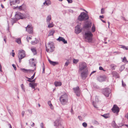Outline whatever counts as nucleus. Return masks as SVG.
<instances>
[{
    "label": "nucleus",
    "mask_w": 128,
    "mask_h": 128,
    "mask_svg": "<svg viewBox=\"0 0 128 128\" xmlns=\"http://www.w3.org/2000/svg\"><path fill=\"white\" fill-rule=\"evenodd\" d=\"M92 104L96 108H97L98 107L95 104L94 102H92Z\"/></svg>",
    "instance_id": "09e8293b"
},
{
    "label": "nucleus",
    "mask_w": 128,
    "mask_h": 128,
    "mask_svg": "<svg viewBox=\"0 0 128 128\" xmlns=\"http://www.w3.org/2000/svg\"><path fill=\"white\" fill-rule=\"evenodd\" d=\"M122 61L124 62H128L126 60V57H124L123 58Z\"/></svg>",
    "instance_id": "a19ab883"
},
{
    "label": "nucleus",
    "mask_w": 128,
    "mask_h": 128,
    "mask_svg": "<svg viewBox=\"0 0 128 128\" xmlns=\"http://www.w3.org/2000/svg\"><path fill=\"white\" fill-rule=\"evenodd\" d=\"M102 92L105 96L108 97L111 92V90L109 88H106L102 90Z\"/></svg>",
    "instance_id": "423d86ee"
},
{
    "label": "nucleus",
    "mask_w": 128,
    "mask_h": 128,
    "mask_svg": "<svg viewBox=\"0 0 128 128\" xmlns=\"http://www.w3.org/2000/svg\"><path fill=\"white\" fill-rule=\"evenodd\" d=\"M101 13L102 14H103L104 13V10L103 8H102L101 9Z\"/></svg>",
    "instance_id": "de8ad7c7"
},
{
    "label": "nucleus",
    "mask_w": 128,
    "mask_h": 128,
    "mask_svg": "<svg viewBox=\"0 0 128 128\" xmlns=\"http://www.w3.org/2000/svg\"><path fill=\"white\" fill-rule=\"evenodd\" d=\"M95 27L94 25L93 24L92 28V31L93 32H94L95 30Z\"/></svg>",
    "instance_id": "f704fd0d"
},
{
    "label": "nucleus",
    "mask_w": 128,
    "mask_h": 128,
    "mask_svg": "<svg viewBox=\"0 0 128 128\" xmlns=\"http://www.w3.org/2000/svg\"><path fill=\"white\" fill-rule=\"evenodd\" d=\"M18 54L20 56H26L25 52L23 50H19Z\"/></svg>",
    "instance_id": "f3484780"
},
{
    "label": "nucleus",
    "mask_w": 128,
    "mask_h": 128,
    "mask_svg": "<svg viewBox=\"0 0 128 128\" xmlns=\"http://www.w3.org/2000/svg\"><path fill=\"white\" fill-rule=\"evenodd\" d=\"M96 72V71H92V72H91V74H90V76L92 74H93V73H94V72Z\"/></svg>",
    "instance_id": "0e129e2a"
},
{
    "label": "nucleus",
    "mask_w": 128,
    "mask_h": 128,
    "mask_svg": "<svg viewBox=\"0 0 128 128\" xmlns=\"http://www.w3.org/2000/svg\"><path fill=\"white\" fill-rule=\"evenodd\" d=\"M40 126L41 127V128H44L43 122H42L40 124Z\"/></svg>",
    "instance_id": "603ef678"
},
{
    "label": "nucleus",
    "mask_w": 128,
    "mask_h": 128,
    "mask_svg": "<svg viewBox=\"0 0 128 128\" xmlns=\"http://www.w3.org/2000/svg\"><path fill=\"white\" fill-rule=\"evenodd\" d=\"M16 42L19 44H20L21 43V40L20 38H18L16 39Z\"/></svg>",
    "instance_id": "2f4dec72"
},
{
    "label": "nucleus",
    "mask_w": 128,
    "mask_h": 128,
    "mask_svg": "<svg viewBox=\"0 0 128 128\" xmlns=\"http://www.w3.org/2000/svg\"><path fill=\"white\" fill-rule=\"evenodd\" d=\"M79 60L78 59H73V63L76 64L78 62Z\"/></svg>",
    "instance_id": "a878e982"
},
{
    "label": "nucleus",
    "mask_w": 128,
    "mask_h": 128,
    "mask_svg": "<svg viewBox=\"0 0 128 128\" xmlns=\"http://www.w3.org/2000/svg\"><path fill=\"white\" fill-rule=\"evenodd\" d=\"M82 125L84 127H86L87 126V124L86 122H84L82 124Z\"/></svg>",
    "instance_id": "4c0bfd02"
},
{
    "label": "nucleus",
    "mask_w": 128,
    "mask_h": 128,
    "mask_svg": "<svg viewBox=\"0 0 128 128\" xmlns=\"http://www.w3.org/2000/svg\"><path fill=\"white\" fill-rule=\"evenodd\" d=\"M26 31L29 34H32L33 32V29L32 25L31 24L28 25L26 27Z\"/></svg>",
    "instance_id": "9d476101"
},
{
    "label": "nucleus",
    "mask_w": 128,
    "mask_h": 128,
    "mask_svg": "<svg viewBox=\"0 0 128 128\" xmlns=\"http://www.w3.org/2000/svg\"><path fill=\"white\" fill-rule=\"evenodd\" d=\"M54 26L53 23H49V24L48 25V27L49 28H50Z\"/></svg>",
    "instance_id": "72a5a7b5"
},
{
    "label": "nucleus",
    "mask_w": 128,
    "mask_h": 128,
    "mask_svg": "<svg viewBox=\"0 0 128 128\" xmlns=\"http://www.w3.org/2000/svg\"><path fill=\"white\" fill-rule=\"evenodd\" d=\"M106 77L105 76H100L97 79L100 82L105 81L106 79Z\"/></svg>",
    "instance_id": "2eb2a0df"
},
{
    "label": "nucleus",
    "mask_w": 128,
    "mask_h": 128,
    "mask_svg": "<svg viewBox=\"0 0 128 128\" xmlns=\"http://www.w3.org/2000/svg\"><path fill=\"white\" fill-rule=\"evenodd\" d=\"M70 63V62H69V60H67V61L65 63V65H64V66H67Z\"/></svg>",
    "instance_id": "cd10ccee"
},
{
    "label": "nucleus",
    "mask_w": 128,
    "mask_h": 128,
    "mask_svg": "<svg viewBox=\"0 0 128 128\" xmlns=\"http://www.w3.org/2000/svg\"><path fill=\"white\" fill-rule=\"evenodd\" d=\"M68 98L67 94H65L61 95L60 97L61 104L63 105L66 104L68 102Z\"/></svg>",
    "instance_id": "f03ea898"
},
{
    "label": "nucleus",
    "mask_w": 128,
    "mask_h": 128,
    "mask_svg": "<svg viewBox=\"0 0 128 128\" xmlns=\"http://www.w3.org/2000/svg\"><path fill=\"white\" fill-rule=\"evenodd\" d=\"M12 56H14L15 55V53L14 52H12Z\"/></svg>",
    "instance_id": "774afa93"
},
{
    "label": "nucleus",
    "mask_w": 128,
    "mask_h": 128,
    "mask_svg": "<svg viewBox=\"0 0 128 128\" xmlns=\"http://www.w3.org/2000/svg\"><path fill=\"white\" fill-rule=\"evenodd\" d=\"M100 18H104V16L103 15L100 16Z\"/></svg>",
    "instance_id": "338daca9"
},
{
    "label": "nucleus",
    "mask_w": 128,
    "mask_h": 128,
    "mask_svg": "<svg viewBox=\"0 0 128 128\" xmlns=\"http://www.w3.org/2000/svg\"><path fill=\"white\" fill-rule=\"evenodd\" d=\"M35 80H36V79H34L32 80H31V81L28 80V81L29 82H31L34 83L35 82Z\"/></svg>",
    "instance_id": "c03bdc74"
},
{
    "label": "nucleus",
    "mask_w": 128,
    "mask_h": 128,
    "mask_svg": "<svg viewBox=\"0 0 128 128\" xmlns=\"http://www.w3.org/2000/svg\"><path fill=\"white\" fill-rule=\"evenodd\" d=\"M102 116L106 118H107L109 117V114H104L103 115H102Z\"/></svg>",
    "instance_id": "bb28decb"
},
{
    "label": "nucleus",
    "mask_w": 128,
    "mask_h": 128,
    "mask_svg": "<svg viewBox=\"0 0 128 128\" xmlns=\"http://www.w3.org/2000/svg\"><path fill=\"white\" fill-rule=\"evenodd\" d=\"M29 62L30 66L34 67V70H27L25 68L21 69V70L24 72L25 73L31 72L32 73L34 70H36V64L37 63V61L36 59H34L33 58L30 59L29 60Z\"/></svg>",
    "instance_id": "f257e3e1"
},
{
    "label": "nucleus",
    "mask_w": 128,
    "mask_h": 128,
    "mask_svg": "<svg viewBox=\"0 0 128 128\" xmlns=\"http://www.w3.org/2000/svg\"><path fill=\"white\" fill-rule=\"evenodd\" d=\"M31 50L34 54V55H35L36 54V51L35 48H31Z\"/></svg>",
    "instance_id": "7c9ffc66"
},
{
    "label": "nucleus",
    "mask_w": 128,
    "mask_h": 128,
    "mask_svg": "<svg viewBox=\"0 0 128 128\" xmlns=\"http://www.w3.org/2000/svg\"><path fill=\"white\" fill-rule=\"evenodd\" d=\"M73 89L74 92L76 94L77 96H80L81 90L80 89L79 86H77L76 87L73 88Z\"/></svg>",
    "instance_id": "6e6552de"
},
{
    "label": "nucleus",
    "mask_w": 128,
    "mask_h": 128,
    "mask_svg": "<svg viewBox=\"0 0 128 128\" xmlns=\"http://www.w3.org/2000/svg\"><path fill=\"white\" fill-rule=\"evenodd\" d=\"M86 64L85 62H81L79 66V70L81 71L86 68Z\"/></svg>",
    "instance_id": "f8f14e48"
},
{
    "label": "nucleus",
    "mask_w": 128,
    "mask_h": 128,
    "mask_svg": "<svg viewBox=\"0 0 128 128\" xmlns=\"http://www.w3.org/2000/svg\"><path fill=\"white\" fill-rule=\"evenodd\" d=\"M35 72L34 73L33 75L31 77V79H33L35 76Z\"/></svg>",
    "instance_id": "6e6d98bb"
},
{
    "label": "nucleus",
    "mask_w": 128,
    "mask_h": 128,
    "mask_svg": "<svg viewBox=\"0 0 128 128\" xmlns=\"http://www.w3.org/2000/svg\"><path fill=\"white\" fill-rule=\"evenodd\" d=\"M31 39V38L30 37L27 36L26 38L28 42H29V40H30Z\"/></svg>",
    "instance_id": "3c124183"
},
{
    "label": "nucleus",
    "mask_w": 128,
    "mask_h": 128,
    "mask_svg": "<svg viewBox=\"0 0 128 128\" xmlns=\"http://www.w3.org/2000/svg\"><path fill=\"white\" fill-rule=\"evenodd\" d=\"M4 40L6 43V38L5 36L4 37Z\"/></svg>",
    "instance_id": "bf43d9fd"
},
{
    "label": "nucleus",
    "mask_w": 128,
    "mask_h": 128,
    "mask_svg": "<svg viewBox=\"0 0 128 128\" xmlns=\"http://www.w3.org/2000/svg\"><path fill=\"white\" fill-rule=\"evenodd\" d=\"M23 5H22V6H19L18 8L19 9H20V10H22V6Z\"/></svg>",
    "instance_id": "052dcab7"
},
{
    "label": "nucleus",
    "mask_w": 128,
    "mask_h": 128,
    "mask_svg": "<svg viewBox=\"0 0 128 128\" xmlns=\"http://www.w3.org/2000/svg\"><path fill=\"white\" fill-rule=\"evenodd\" d=\"M99 69L100 70H103L104 71H105V70H104V69L103 68L102 66H100L99 67Z\"/></svg>",
    "instance_id": "8fccbe9b"
},
{
    "label": "nucleus",
    "mask_w": 128,
    "mask_h": 128,
    "mask_svg": "<svg viewBox=\"0 0 128 128\" xmlns=\"http://www.w3.org/2000/svg\"><path fill=\"white\" fill-rule=\"evenodd\" d=\"M88 74V70H86L81 73V76L82 78L83 79H85L87 77Z\"/></svg>",
    "instance_id": "9b49d317"
},
{
    "label": "nucleus",
    "mask_w": 128,
    "mask_h": 128,
    "mask_svg": "<svg viewBox=\"0 0 128 128\" xmlns=\"http://www.w3.org/2000/svg\"><path fill=\"white\" fill-rule=\"evenodd\" d=\"M54 126L56 128H64L62 125L59 119H57L54 122Z\"/></svg>",
    "instance_id": "0eeeda50"
},
{
    "label": "nucleus",
    "mask_w": 128,
    "mask_h": 128,
    "mask_svg": "<svg viewBox=\"0 0 128 128\" xmlns=\"http://www.w3.org/2000/svg\"><path fill=\"white\" fill-rule=\"evenodd\" d=\"M68 1V3H72V0H67Z\"/></svg>",
    "instance_id": "13d9d810"
},
{
    "label": "nucleus",
    "mask_w": 128,
    "mask_h": 128,
    "mask_svg": "<svg viewBox=\"0 0 128 128\" xmlns=\"http://www.w3.org/2000/svg\"><path fill=\"white\" fill-rule=\"evenodd\" d=\"M20 2V0H13L12 1H11L10 2L11 5L12 4H19Z\"/></svg>",
    "instance_id": "6ab92c4d"
},
{
    "label": "nucleus",
    "mask_w": 128,
    "mask_h": 128,
    "mask_svg": "<svg viewBox=\"0 0 128 128\" xmlns=\"http://www.w3.org/2000/svg\"><path fill=\"white\" fill-rule=\"evenodd\" d=\"M38 42V41L37 40H36L35 41H32L31 42V43L32 44H34Z\"/></svg>",
    "instance_id": "473e14b6"
},
{
    "label": "nucleus",
    "mask_w": 128,
    "mask_h": 128,
    "mask_svg": "<svg viewBox=\"0 0 128 128\" xmlns=\"http://www.w3.org/2000/svg\"><path fill=\"white\" fill-rule=\"evenodd\" d=\"M82 28L80 27V25H78L75 27V32L76 34H78L82 30Z\"/></svg>",
    "instance_id": "ddd939ff"
},
{
    "label": "nucleus",
    "mask_w": 128,
    "mask_h": 128,
    "mask_svg": "<svg viewBox=\"0 0 128 128\" xmlns=\"http://www.w3.org/2000/svg\"><path fill=\"white\" fill-rule=\"evenodd\" d=\"M51 19V16L50 15H49L47 16L46 18V21L47 22H49Z\"/></svg>",
    "instance_id": "393cba45"
},
{
    "label": "nucleus",
    "mask_w": 128,
    "mask_h": 128,
    "mask_svg": "<svg viewBox=\"0 0 128 128\" xmlns=\"http://www.w3.org/2000/svg\"><path fill=\"white\" fill-rule=\"evenodd\" d=\"M43 4L44 5H45V6L46 5V0L45 1V2H44Z\"/></svg>",
    "instance_id": "e2e57ef3"
},
{
    "label": "nucleus",
    "mask_w": 128,
    "mask_h": 128,
    "mask_svg": "<svg viewBox=\"0 0 128 128\" xmlns=\"http://www.w3.org/2000/svg\"><path fill=\"white\" fill-rule=\"evenodd\" d=\"M25 57V56H20V57H18L19 60L20 62L21 60V59L24 58Z\"/></svg>",
    "instance_id": "37998d69"
},
{
    "label": "nucleus",
    "mask_w": 128,
    "mask_h": 128,
    "mask_svg": "<svg viewBox=\"0 0 128 128\" xmlns=\"http://www.w3.org/2000/svg\"><path fill=\"white\" fill-rule=\"evenodd\" d=\"M27 79H28V80H27V81H28V80H30L31 81V80L32 79H31V77L30 78H29L27 77H26Z\"/></svg>",
    "instance_id": "5fc2aeb1"
},
{
    "label": "nucleus",
    "mask_w": 128,
    "mask_h": 128,
    "mask_svg": "<svg viewBox=\"0 0 128 128\" xmlns=\"http://www.w3.org/2000/svg\"><path fill=\"white\" fill-rule=\"evenodd\" d=\"M110 66L112 70H114L115 68H114V64H111L110 65Z\"/></svg>",
    "instance_id": "58836bf2"
},
{
    "label": "nucleus",
    "mask_w": 128,
    "mask_h": 128,
    "mask_svg": "<svg viewBox=\"0 0 128 128\" xmlns=\"http://www.w3.org/2000/svg\"><path fill=\"white\" fill-rule=\"evenodd\" d=\"M28 111L30 114H32V111L31 110H28Z\"/></svg>",
    "instance_id": "680f3d73"
},
{
    "label": "nucleus",
    "mask_w": 128,
    "mask_h": 128,
    "mask_svg": "<svg viewBox=\"0 0 128 128\" xmlns=\"http://www.w3.org/2000/svg\"><path fill=\"white\" fill-rule=\"evenodd\" d=\"M122 86L123 87H124L126 86V84L124 82L123 80H122Z\"/></svg>",
    "instance_id": "864d4df0"
},
{
    "label": "nucleus",
    "mask_w": 128,
    "mask_h": 128,
    "mask_svg": "<svg viewBox=\"0 0 128 128\" xmlns=\"http://www.w3.org/2000/svg\"><path fill=\"white\" fill-rule=\"evenodd\" d=\"M58 41L62 42L64 44H66L67 43V41L65 39L62 37H59L57 39Z\"/></svg>",
    "instance_id": "a211bd4d"
},
{
    "label": "nucleus",
    "mask_w": 128,
    "mask_h": 128,
    "mask_svg": "<svg viewBox=\"0 0 128 128\" xmlns=\"http://www.w3.org/2000/svg\"><path fill=\"white\" fill-rule=\"evenodd\" d=\"M112 110V112L114 113L118 114L120 111V109L118 107L116 104H114Z\"/></svg>",
    "instance_id": "1a4fd4ad"
},
{
    "label": "nucleus",
    "mask_w": 128,
    "mask_h": 128,
    "mask_svg": "<svg viewBox=\"0 0 128 128\" xmlns=\"http://www.w3.org/2000/svg\"><path fill=\"white\" fill-rule=\"evenodd\" d=\"M113 76L116 78H118V74L115 71L113 72L112 74Z\"/></svg>",
    "instance_id": "412c9836"
},
{
    "label": "nucleus",
    "mask_w": 128,
    "mask_h": 128,
    "mask_svg": "<svg viewBox=\"0 0 128 128\" xmlns=\"http://www.w3.org/2000/svg\"><path fill=\"white\" fill-rule=\"evenodd\" d=\"M21 87L22 89L24 91H25V88L23 84H22L21 85Z\"/></svg>",
    "instance_id": "ea45409f"
},
{
    "label": "nucleus",
    "mask_w": 128,
    "mask_h": 128,
    "mask_svg": "<svg viewBox=\"0 0 128 128\" xmlns=\"http://www.w3.org/2000/svg\"><path fill=\"white\" fill-rule=\"evenodd\" d=\"M48 104L50 107L51 109H53L54 108L52 104H51L50 101H48Z\"/></svg>",
    "instance_id": "b1692460"
},
{
    "label": "nucleus",
    "mask_w": 128,
    "mask_h": 128,
    "mask_svg": "<svg viewBox=\"0 0 128 128\" xmlns=\"http://www.w3.org/2000/svg\"><path fill=\"white\" fill-rule=\"evenodd\" d=\"M29 86L32 88L33 89H34L35 88L33 84L30 83L29 84Z\"/></svg>",
    "instance_id": "c85d7f7f"
},
{
    "label": "nucleus",
    "mask_w": 128,
    "mask_h": 128,
    "mask_svg": "<svg viewBox=\"0 0 128 128\" xmlns=\"http://www.w3.org/2000/svg\"><path fill=\"white\" fill-rule=\"evenodd\" d=\"M55 32V31L54 30H51L50 31V32H49L48 34V36H52L53 35L54 33Z\"/></svg>",
    "instance_id": "5701e85b"
},
{
    "label": "nucleus",
    "mask_w": 128,
    "mask_h": 128,
    "mask_svg": "<svg viewBox=\"0 0 128 128\" xmlns=\"http://www.w3.org/2000/svg\"><path fill=\"white\" fill-rule=\"evenodd\" d=\"M42 69L43 71L42 72V73L44 74L45 73V66L44 63H43V64Z\"/></svg>",
    "instance_id": "c9c22d12"
},
{
    "label": "nucleus",
    "mask_w": 128,
    "mask_h": 128,
    "mask_svg": "<svg viewBox=\"0 0 128 128\" xmlns=\"http://www.w3.org/2000/svg\"><path fill=\"white\" fill-rule=\"evenodd\" d=\"M46 5L47 6H49V5H50L51 4V2L50 1V0H46Z\"/></svg>",
    "instance_id": "e433bc0d"
},
{
    "label": "nucleus",
    "mask_w": 128,
    "mask_h": 128,
    "mask_svg": "<svg viewBox=\"0 0 128 128\" xmlns=\"http://www.w3.org/2000/svg\"><path fill=\"white\" fill-rule=\"evenodd\" d=\"M12 66L13 67L14 70H16V68L15 64H12Z\"/></svg>",
    "instance_id": "a18cd8bd"
},
{
    "label": "nucleus",
    "mask_w": 128,
    "mask_h": 128,
    "mask_svg": "<svg viewBox=\"0 0 128 128\" xmlns=\"http://www.w3.org/2000/svg\"><path fill=\"white\" fill-rule=\"evenodd\" d=\"M25 57V56H20V57H18L19 60L20 62L21 60V59L24 58Z\"/></svg>",
    "instance_id": "79ce46f5"
},
{
    "label": "nucleus",
    "mask_w": 128,
    "mask_h": 128,
    "mask_svg": "<svg viewBox=\"0 0 128 128\" xmlns=\"http://www.w3.org/2000/svg\"><path fill=\"white\" fill-rule=\"evenodd\" d=\"M47 58L48 59V61L50 64L53 66H55L56 65L58 64L59 63L58 62H53L51 61L49 59L48 56H47Z\"/></svg>",
    "instance_id": "dca6fc26"
},
{
    "label": "nucleus",
    "mask_w": 128,
    "mask_h": 128,
    "mask_svg": "<svg viewBox=\"0 0 128 128\" xmlns=\"http://www.w3.org/2000/svg\"><path fill=\"white\" fill-rule=\"evenodd\" d=\"M46 48L47 52H52L54 49V43L52 42H49L48 44H46Z\"/></svg>",
    "instance_id": "7ed1b4c3"
},
{
    "label": "nucleus",
    "mask_w": 128,
    "mask_h": 128,
    "mask_svg": "<svg viewBox=\"0 0 128 128\" xmlns=\"http://www.w3.org/2000/svg\"><path fill=\"white\" fill-rule=\"evenodd\" d=\"M92 34L90 32H86L84 33V37L86 41L91 42L92 41Z\"/></svg>",
    "instance_id": "39448f33"
},
{
    "label": "nucleus",
    "mask_w": 128,
    "mask_h": 128,
    "mask_svg": "<svg viewBox=\"0 0 128 128\" xmlns=\"http://www.w3.org/2000/svg\"><path fill=\"white\" fill-rule=\"evenodd\" d=\"M121 48L125 50H128V46H122Z\"/></svg>",
    "instance_id": "c756f323"
},
{
    "label": "nucleus",
    "mask_w": 128,
    "mask_h": 128,
    "mask_svg": "<svg viewBox=\"0 0 128 128\" xmlns=\"http://www.w3.org/2000/svg\"><path fill=\"white\" fill-rule=\"evenodd\" d=\"M54 84L56 87L60 86L62 85V83L60 82H54Z\"/></svg>",
    "instance_id": "4be33fe9"
},
{
    "label": "nucleus",
    "mask_w": 128,
    "mask_h": 128,
    "mask_svg": "<svg viewBox=\"0 0 128 128\" xmlns=\"http://www.w3.org/2000/svg\"><path fill=\"white\" fill-rule=\"evenodd\" d=\"M34 122H33L32 124L31 125V126L32 127H33L34 126Z\"/></svg>",
    "instance_id": "69168bd1"
},
{
    "label": "nucleus",
    "mask_w": 128,
    "mask_h": 128,
    "mask_svg": "<svg viewBox=\"0 0 128 128\" xmlns=\"http://www.w3.org/2000/svg\"><path fill=\"white\" fill-rule=\"evenodd\" d=\"M24 113H25V112L24 111H23L22 112V117H24Z\"/></svg>",
    "instance_id": "4d7b16f0"
},
{
    "label": "nucleus",
    "mask_w": 128,
    "mask_h": 128,
    "mask_svg": "<svg viewBox=\"0 0 128 128\" xmlns=\"http://www.w3.org/2000/svg\"><path fill=\"white\" fill-rule=\"evenodd\" d=\"M23 14L20 12H16L15 15L16 18V19L19 20L20 19H22L24 17L23 16Z\"/></svg>",
    "instance_id": "4468645a"
},
{
    "label": "nucleus",
    "mask_w": 128,
    "mask_h": 128,
    "mask_svg": "<svg viewBox=\"0 0 128 128\" xmlns=\"http://www.w3.org/2000/svg\"><path fill=\"white\" fill-rule=\"evenodd\" d=\"M89 16L88 15L84 12H82L78 16V20L80 21L85 20L88 19Z\"/></svg>",
    "instance_id": "20e7f679"
},
{
    "label": "nucleus",
    "mask_w": 128,
    "mask_h": 128,
    "mask_svg": "<svg viewBox=\"0 0 128 128\" xmlns=\"http://www.w3.org/2000/svg\"><path fill=\"white\" fill-rule=\"evenodd\" d=\"M78 118L80 120L82 121L83 120L82 117L80 116H78Z\"/></svg>",
    "instance_id": "49530a36"
},
{
    "label": "nucleus",
    "mask_w": 128,
    "mask_h": 128,
    "mask_svg": "<svg viewBox=\"0 0 128 128\" xmlns=\"http://www.w3.org/2000/svg\"><path fill=\"white\" fill-rule=\"evenodd\" d=\"M92 25L91 23L88 22L84 24V27L86 28H88L90 27Z\"/></svg>",
    "instance_id": "aec40b11"
}]
</instances>
